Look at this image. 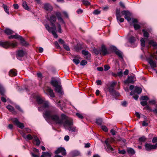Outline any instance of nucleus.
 Instances as JSON below:
<instances>
[{"mask_svg":"<svg viewBox=\"0 0 157 157\" xmlns=\"http://www.w3.org/2000/svg\"><path fill=\"white\" fill-rule=\"evenodd\" d=\"M146 140V138L144 136H143L140 138L139 139V141L140 142H144Z\"/></svg>","mask_w":157,"mask_h":157,"instance_id":"e433bc0d","label":"nucleus"},{"mask_svg":"<svg viewBox=\"0 0 157 157\" xmlns=\"http://www.w3.org/2000/svg\"><path fill=\"white\" fill-rule=\"evenodd\" d=\"M8 109L13 114L15 115L17 113V112L15 110L14 108L11 105H9L6 106Z\"/></svg>","mask_w":157,"mask_h":157,"instance_id":"ddd939ff","label":"nucleus"},{"mask_svg":"<svg viewBox=\"0 0 157 157\" xmlns=\"http://www.w3.org/2000/svg\"><path fill=\"white\" fill-rule=\"evenodd\" d=\"M82 48L81 45L78 44L75 46L74 47V49L75 51L77 52L80 50Z\"/></svg>","mask_w":157,"mask_h":157,"instance_id":"393cba45","label":"nucleus"},{"mask_svg":"<svg viewBox=\"0 0 157 157\" xmlns=\"http://www.w3.org/2000/svg\"><path fill=\"white\" fill-rule=\"evenodd\" d=\"M106 148H105L107 152H109L110 151H113L114 149L113 147L111 146L110 144L108 143H105Z\"/></svg>","mask_w":157,"mask_h":157,"instance_id":"aec40b11","label":"nucleus"},{"mask_svg":"<svg viewBox=\"0 0 157 157\" xmlns=\"http://www.w3.org/2000/svg\"><path fill=\"white\" fill-rule=\"evenodd\" d=\"M87 63V62L86 60H83L81 61L80 64L81 65L83 66L86 65Z\"/></svg>","mask_w":157,"mask_h":157,"instance_id":"864d4df0","label":"nucleus"},{"mask_svg":"<svg viewBox=\"0 0 157 157\" xmlns=\"http://www.w3.org/2000/svg\"><path fill=\"white\" fill-rule=\"evenodd\" d=\"M136 41V39L135 37L132 36L129 39V41L131 43H132Z\"/></svg>","mask_w":157,"mask_h":157,"instance_id":"2f4dec72","label":"nucleus"},{"mask_svg":"<svg viewBox=\"0 0 157 157\" xmlns=\"http://www.w3.org/2000/svg\"><path fill=\"white\" fill-rule=\"evenodd\" d=\"M46 19L43 21V23L46 29L49 32V18L47 15Z\"/></svg>","mask_w":157,"mask_h":157,"instance_id":"9b49d317","label":"nucleus"},{"mask_svg":"<svg viewBox=\"0 0 157 157\" xmlns=\"http://www.w3.org/2000/svg\"><path fill=\"white\" fill-rule=\"evenodd\" d=\"M34 140L36 142V145L37 146H39L40 144V141L39 139L35 135L34 136Z\"/></svg>","mask_w":157,"mask_h":157,"instance_id":"5701e85b","label":"nucleus"},{"mask_svg":"<svg viewBox=\"0 0 157 157\" xmlns=\"http://www.w3.org/2000/svg\"><path fill=\"white\" fill-rule=\"evenodd\" d=\"M141 104L143 106L147 105V102L146 101H142L140 102Z\"/></svg>","mask_w":157,"mask_h":157,"instance_id":"bf43d9fd","label":"nucleus"},{"mask_svg":"<svg viewBox=\"0 0 157 157\" xmlns=\"http://www.w3.org/2000/svg\"><path fill=\"white\" fill-rule=\"evenodd\" d=\"M141 99L142 100H147L148 98L147 96H142L141 97Z\"/></svg>","mask_w":157,"mask_h":157,"instance_id":"09e8293b","label":"nucleus"},{"mask_svg":"<svg viewBox=\"0 0 157 157\" xmlns=\"http://www.w3.org/2000/svg\"><path fill=\"white\" fill-rule=\"evenodd\" d=\"M152 142L153 143H157V136L154 137L152 140Z\"/></svg>","mask_w":157,"mask_h":157,"instance_id":"6e6d98bb","label":"nucleus"},{"mask_svg":"<svg viewBox=\"0 0 157 157\" xmlns=\"http://www.w3.org/2000/svg\"><path fill=\"white\" fill-rule=\"evenodd\" d=\"M104 70L105 71L109 70L110 68V67L108 65H105L104 66Z\"/></svg>","mask_w":157,"mask_h":157,"instance_id":"0e129e2a","label":"nucleus"},{"mask_svg":"<svg viewBox=\"0 0 157 157\" xmlns=\"http://www.w3.org/2000/svg\"><path fill=\"white\" fill-rule=\"evenodd\" d=\"M133 26L134 28L136 30L140 29L141 27L139 25L136 23H134V24Z\"/></svg>","mask_w":157,"mask_h":157,"instance_id":"f704fd0d","label":"nucleus"},{"mask_svg":"<svg viewBox=\"0 0 157 157\" xmlns=\"http://www.w3.org/2000/svg\"><path fill=\"white\" fill-rule=\"evenodd\" d=\"M94 53L96 54V55H98V54H100V51H99L97 49H95L94 50Z\"/></svg>","mask_w":157,"mask_h":157,"instance_id":"680f3d73","label":"nucleus"},{"mask_svg":"<svg viewBox=\"0 0 157 157\" xmlns=\"http://www.w3.org/2000/svg\"><path fill=\"white\" fill-rule=\"evenodd\" d=\"M108 90L109 92L112 94H113L114 93V88L109 86L108 87Z\"/></svg>","mask_w":157,"mask_h":157,"instance_id":"c9c22d12","label":"nucleus"},{"mask_svg":"<svg viewBox=\"0 0 157 157\" xmlns=\"http://www.w3.org/2000/svg\"><path fill=\"white\" fill-rule=\"evenodd\" d=\"M26 138L28 140H31L33 139V137L30 134H28L26 136Z\"/></svg>","mask_w":157,"mask_h":157,"instance_id":"8fccbe9b","label":"nucleus"},{"mask_svg":"<svg viewBox=\"0 0 157 157\" xmlns=\"http://www.w3.org/2000/svg\"><path fill=\"white\" fill-rule=\"evenodd\" d=\"M115 141L113 138H108L105 141V143H108L110 144L112 143Z\"/></svg>","mask_w":157,"mask_h":157,"instance_id":"bb28decb","label":"nucleus"},{"mask_svg":"<svg viewBox=\"0 0 157 157\" xmlns=\"http://www.w3.org/2000/svg\"><path fill=\"white\" fill-rule=\"evenodd\" d=\"M56 16H57L58 20L63 21V19L61 17V14L60 13H58L56 14V15H52L50 18V25L51 27H50V30H51V33L53 36L54 37L57 38L58 36L56 33V27L55 25V22L56 20Z\"/></svg>","mask_w":157,"mask_h":157,"instance_id":"7ed1b4c3","label":"nucleus"},{"mask_svg":"<svg viewBox=\"0 0 157 157\" xmlns=\"http://www.w3.org/2000/svg\"><path fill=\"white\" fill-rule=\"evenodd\" d=\"M55 153L56 154H58L59 153H61V154L63 155H65L66 154L65 149L63 147L58 148L55 151Z\"/></svg>","mask_w":157,"mask_h":157,"instance_id":"9d476101","label":"nucleus"},{"mask_svg":"<svg viewBox=\"0 0 157 157\" xmlns=\"http://www.w3.org/2000/svg\"><path fill=\"white\" fill-rule=\"evenodd\" d=\"M43 90L44 92L48 96L49 95V87L47 86V84H45V86Z\"/></svg>","mask_w":157,"mask_h":157,"instance_id":"412c9836","label":"nucleus"},{"mask_svg":"<svg viewBox=\"0 0 157 157\" xmlns=\"http://www.w3.org/2000/svg\"><path fill=\"white\" fill-rule=\"evenodd\" d=\"M17 75V71L14 69H11L9 72V75L11 77L15 76Z\"/></svg>","mask_w":157,"mask_h":157,"instance_id":"2eb2a0df","label":"nucleus"},{"mask_svg":"<svg viewBox=\"0 0 157 157\" xmlns=\"http://www.w3.org/2000/svg\"><path fill=\"white\" fill-rule=\"evenodd\" d=\"M40 157H49V152H42Z\"/></svg>","mask_w":157,"mask_h":157,"instance_id":"c756f323","label":"nucleus"},{"mask_svg":"<svg viewBox=\"0 0 157 157\" xmlns=\"http://www.w3.org/2000/svg\"><path fill=\"white\" fill-rule=\"evenodd\" d=\"M142 91V89L141 88L136 86V87L134 90V92L135 93H136L138 94H140L141 93Z\"/></svg>","mask_w":157,"mask_h":157,"instance_id":"a878e982","label":"nucleus"},{"mask_svg":"<svg viewBox=\"0 0 157 157\" xmlns=\"http://www.w3.org/2000/svg\"><path fill=\"white\" fill-rule=\"evenodd\" d=\"M63 47L67 51H70V49L69 48V46L68 45H67L66 44H63Z\"/></svg>","mask_w":157,"mask_h":157,"instance_id":"a18cd8bd","label":"nucleus"},{"mask_svg":"<svg viewBox=\"0 0 157 157\" xmlns=\"http://www.w3.org/2000/svg\"><path fill=\"white\" fill-rule=\"evenodd\" d=\"M108 53V52L107 51L105 46L104 45H102L101 49L100 50V54L105 56Z\"/></svg>","mask_w":157,"mask_h":157,"instance_id":"f8f14e48","label":"nucleus"},{"mask_svg":"<svg viewBox=\"0 0 157 157\" xmlns=\"http://www.w3.org/2000/svg\"><path fill=\"white\" fill-rule=\"evenodd\" d=\"M120 10H117L116 12V15L117 19V20L121 22H123L124 21V19L123 18H121V14L124 15V18L127 19L128 22L131 20L130 17L131 14L128 10H123L121 12V13L120 12Z\"/></svg>","mask_w":157,"mask_h":157,"instance_id":"20e7f679","label":"nucleus"},{"mask_svg":"<svg viewBox=\"0 0 157 157\" xmlns=\"http://www.w3.org/2000/svg\"><path fill=\"white\" fill-rule=\"evenodd\" d=\"M73 62L76 64H78L80 62L79 60L78 59H73Z\"/></svg>","mask_w":157,"mask_h":157,"instance_id":"603ef678","label":"nucleus"},{"mask_svg":"<svg viewBox=\"0 0 157 157\" xmlns=\"http://www.w3.org/2000/svg\"><path fill=\"white\" fill-rule=\"evenodd\" d=\"M16 108L18 110L21 112H23V110L18 105H17L16 106Z\"/></svg>","mask_w":157,"mask_h":157,"instance_id":"052dcab7","label":"nucleus"},{"mask_svg":"<svg viewBox=\"0 0 157 157\" xmlns=\"http://www.w3.org/2000/svg\"><path fill=\"white\" fill-rule=\"evenodd\" d=\"M116 84L117 82L115 81H112L111 82L110 86L111 87L114 88L115 86L116 85Z\"/></svg>","mask_w":157,"mask_h":157,"instance_id":"3c124183","label":"nucleus"},{"mask_svg":"<svg viewBox=\"0 0 157 157\" xmlns=\"http://www.w3.org/2000/svg\"><path fill=\"white\" fill-rule=\"evenodd\" d=\"M102 121V120L101 118H98L96 120V122L98 125L101 124Z\"/></svg>","mask_w":157,"mask_h":157,"instance_id":"58836bf2","label":"nucleus"},{"mask_svg":"<svg viewBox=\"0 0 157 157\" xmlns=\"http://www.w3.org/2000/svg\"><path fill=\"white\" fill-rule=\"evenodd\" d=\"M120 6L122 7L123 9L125 8V6L124 3L121 2H120Z\"/></svg>","mask_w":157,"mask_h":157,"instance_id":"69168bd1","label":"nucleus"},{"mask_svg":"<svg viewBox=\"0 0 157 157\" xmlns=\"http://www.w3.org/2000/svg\"><path fill=\"white\" fill-rule=\"evenodd\" d=\"M55 47L56 48L58 49H61V48L60 46L59 45L57 41H56L54 43Z\"/></svg>","mask_w":157,"mask_h":157,"instance_id":"79ce46f5","label":"nucleus"},{"mask_svg":"<svg viewBox=\"0 0 157 157\" xmlns=\"http://www.w3.org/2000/svg\"><path fill=\"white\" fill-rule=\"evenodd\" d=\"M50 96L52 98H54L55 97L54 93L53 90L50 89Z\"/></svg>","mask_w":157,"mask_h":157,"instance_id":"ea45409f","label":"nucleus"},{"mask_svg":"<svg viewBox=\"0 0 157 157\" xmlns=\"http://www.w3.org/2000/svg\"><path fill=\"white\" fill-rule=\"evenodd\" d=\"M68 130L69 131L75 132L76 130V128L75 127H70L69 128Z\"/></svg>","mask_w":157,"mask_h":157,"instance_id":"c03bdc74","label":"nucleus"},{"mask_svg":"<svg viewBox=\"0 0 157 157\" xmlns=\"http://www.w3.org/2000/svg\"><path fill=\"white\" fill-rule=\"evenodd\" d=\"M18 39L20 40L21 43L23 46H26L29 44L28 43L25 41L22 36H20Z\"/></svg>","mask_w":157,"mask_h":157,"instance_id":"dca6fc26","label":"nucleus"},{"mask_svg":"<svg viewBox=\"0 0 157 157\" xmlns=\"http://www.w3.org/2000/svg\"><path fill=\"white\" fill-rule=\"evenodd\" d=\"M142 32L144 33V37L147 38L149 37V34L145 29H143Z\"/></svg>","mask_w":157,"mask_h":157,"instance_id":"473e14b6","label":"nucleus"},{"mask_svg":"<svg viewBox=\"0 0 157 157\" xmlns=\"http://www.w3.org/2000/svg\"><path fill=\"white\" fill-rule=\"evenodd\" d=\"M102 130L104 132H107L108 131V129L107 127L105 126H102L101 127Z\"/></svg>","mask_w":157,"mask_h":157,"instance_id":"37998d69","label":"nucleus"},{"mask_svg":"<svg viewBox=\"0 0 157 157\" xmlns=\"http://www.w3.org/2000/svg\"><path fill=\"white\" fill-rule=\"evenodd\" d=\"M50 117L56 124H63L65 127L67 126H71L73 124V121L72 119L68 118L64 114L61 115V119H60L57 115H52L50 113Z\"/></svg>","mask_w":157,"mask_h":157,"instance_id":"f03ea898","label":"nucleus"},{"mask_svg":"<svg viewBox=\"0 0 157 157\" xmlns=\"http://www.w3.org/2000/svg\"><path fill=\"white\" fill-rule=\"evenodd\" d=\"M22 6L26 10H28V7L27 6V3L25 2H23Z\"/></svg>","mask_w":157,"mask_h":157,"instance_id":"a19ab883","label":"nucleus"},{"mask_svg":"<svg viewBox=\"0 0 157 157\" xmlns=\"http://www.w3.org/2000/svg\"><path fill=\"white\" fill-rule=\"evenodd\" d=\"M53 78H52V80L51 81V84H52V85L54 87H55L59 85L58 84V82L57 81L53 80Z\"/></svg>","mask_w":157,"mask_h":157,"instance_id":"c85d7f7f","label":"nucleus"},{"mask_svg":"<svg viewBox=\"0 0 157 157\" xmlns=\"http://www.w3.org/2000/svg\"><path fill=\"white\" fill-rule=\"evenodd\" d=\"M82 2L83 4L86 6H88L90 4V3L88 1L85 0H83Z\"/></svg>","mask_w":157,"mask_h":157,"instance_id":"49530a36","label":"nucleus"},{"mask_svg":"<svg viewBox=\"0 0 157 157\" xmlns=\"http://www.w3.org/2000/svg\"><path fill=\"white\" fill-rule=\"evenodd\" d=\"M134 82V77L133 76H128L126 81H125V83H133Z\"/></svg>","mask_w":157,"mask_h":157,"instance_id":"6ab92c4d","label":"nucleus"},{"mask_svg":"<svg viewBox=\"0 0 157 157\" xmlns=\"http://www.w3.org/2000/svg\"><path fill=\"white\" fill-rule=\"evenodd\" d=\"M20 35H18L17 34H16L14 35H11L10 36H9L8 39H18L20 37Z\"/></svg>","mask_w":157,"mask_h":157,"instance_id":"b1692460","label":"nucleus"},{"mask_svg":"<svg viewBox=\"0 0 157 157\" xmlns=\"http://www.w3.org/2000/svg\"><path fill=\"white\" fill-rule=\"evenodd\" d=\"M30 154L31 155L32 157H39V156L38 155L35 154L33 152H30Z\"/></svg>","mask_w":157,"mask_h":157,"instance_id":"774afa93","label":"nucleus"},{"mask_svg":"<svg viewBox=\"0 0 157 157\" xmlns=\"http://www.w3.org/2000/svg\"><path fill=\"white\" fill-rule=\"evenodd\" d=\"M36 102L39 105H41L38 108L40 112L44 111L43 116L46 121L49 123V102L40 95H37L35 97Z\"/></svg>","mask_w":157,"mask_h":157,"instance_id":"f257e3e1","label":"nucleus"},{"mask_svg":"<svg viewBox=\"0 0 157 157\" xmlns=\"http://www.w3.org/2000/svg\"><path fill=\"white\" fill-rule=\"evenodd\" d=\"M147 60L150 64L151 68H153L156 67V62L153 61L151 59V57L147 58Z\"/></svg>","mask_w":157,"mask_h":157,"instance_id":"1a4fd4ad","label":"nucleus"},{"mask_svg":"<svg viewBox=\"0 0 157 157\" xmlns=\"http://www.w3.org/2000/svg\"><path fill=\"white\" fill-rule=\"evenodd\" d=\"M76 115L79 118L82 119L83 118V116L82 114L77 113H76Z\"/></svg>","mask_w":157,"mask_h":157,"instance_id":"5fc2aeb1","label":"nucleus"},{"mask_svg":"<svg viewBox=\"0 0 157 157\" xmlns=\"http://www.w3.org/2000/svg\"><path fill=\"white\" fill-rule=\"evenodd\" d=\"M4 32L7 35H12L14 33L13 31L8 28H6Z\"/></svg>","mask_w":157,"mask_h":157,"instance_id":"f3484780","label":"nucleus"},{"mask_svg":"<svg viewBox=\"0 0 157 157\" xmlns=\"http://www.w3.org/2000/svg\"><path fill=\"white\" fill-rule=\"evenodd\" d=\"M55 90H56V91L59 93H62L61 87L60 85H59L57 86H55Z\"/></svg>","mask_w":157,"mask_h":157,"instance_id":"cd10ccee","label":"nucleus"},{"mask_svg":"<svg viewBox=\"0 0 157 157\" xmlns=\"http://www.w3.org/2000/svg\"><path fill=\"white\" fill-rule=\"evenodd\" d=\"M11 120L14 124H15L18 128L22 129L24 127V124L19 122L17 118L13 119Z\"/></svg>","mask_w":157,"mask_h":157,"instance_id":"423d86ee","label":"nucleus"},{"mask_svg":"<svg viewBox=\"0 0 157 157\" xmlns=\"http://www.w3.org/2000/svg\"><path fill=\"white\" fill-rule=\"evenodd\" d=\"M82 53L83 55L86 56V59H90L91 55L88 51L83 50Z\"/></svg>","mask_w":157,"mask_h":157,"instance_id":"4468645a","label":"nucleus"},{"mask_svg":"<svg viewBox=\"0 0 157 157\" xmlns=\"http://www.w3.org/2000/svg\"><path fill=\"white\" fill-rule=\"evenodd\" d=\"M127 151L129 154L133 155L135 154V151L132 148L128 147L127 149Z\"/></svg>","mask_w":157,"mask_h":157,"instance_id":"4be33fe9","label":"nucleus"},{"mask_svg":"<svg viewBox=\"0 0 157 157\" xmlns=\"http://www.w3.org/2000/svg\"><path fill=\"white\" fill-rule=\"evenodd\" d=\"M17 43L16 42H13L9 41H0V46L6 49L10 47L15 48L17 46Z\"/></svg>","mask_w":157,"mask_h":157,"instance_id":"39448f33","label":"nucleus"},{"mask_svg":"<svg viewBox=\"0 0 157 157\" xmlns=\"http://www.w3.org/2000/svg\"><path fill=\"white\" fill-rule=\"evenodd\" d=\"M49 4L48 3L45 4L44 5V8L45 10H48Z\"/></svg>","mask_w":157,"mask_h":157,"instance_id":"13d9d810","label":"nucleus"},{"mask_svg":"<svg viewBox=\"0 0 157 157\" xmlns=\"http://www.w3.org/2000/svg\"><path fill=\"white\" fill-rule=\"evenodd\" d=\"M140 41L141 42V45L142 47H144L145 46V43L144 40L142 38L140 40Z\"/></svg>","mask_w":157,"mask_h":157,"instance_id":"de8ad7c7","label":"nucleus"},{"mask_svg":"<svg viewBox=\"0 0 157 157\" xmlns=\"http://www.w3.org/2000/svg\"><path fill=\"white\" fill-rule=\"evenodd\" d=\"M25 54V52L22 50H20L17 52L16 55V57L19 60H21L20 59L22 57H23Z\"/></svg>","mask_w":157,"mask_h":157,"instance_id":"6e6552de","label":"nucleus"},{"mask_svg":"<svg viewBox=\"0 0 157 157\" xmlns=\"http://www.w3.org/2000/svg\"><path fill=\"white\" fill-rule=\"evenodd\" d=\"M157 147V144H156L155 145H152L150 144L147 143L145 145V149L147 151L155 149Z\"/></svg>","mask_w":157,"mask_h":157,"instance_id":"0eeeda50","label":"nucleus"},{"mask_svg":"<svg viewBox=\"0 0 157 157\" xmlns=\"http://www.w3.org/2000/svg\"><path fill=\"white\" fill-rule=\"evenodd\" d=\"M113 50L115 53L120 58H123L122 53L119 50L117 49L116 48L114 47Z\"/></svg>","mask_w":157,"mask_h":157,"instance_id":"a211bd4d","label":"nucleus"},{"mask_svg":"<svg viewBox=\"0 0 157 157\" xmlns=\"http://www.w3.org/2000/svg\"><path fill=\"white\" fill-rule=\"evenodd\" d=\"M5 91L4 88L0 86V94L2 95H4Z\"/></svg>","mask_w":157,"mask_h":157,"instance_id":"72a5a7b5","label":"nucleus"},{"mask_svg":"<svg viewBox=\"0 0 157 157\" xmlns=\"http://www.w3.org/2000/svg\"><path fill=\"white\" fill-rule=\"evenodd\" d=\"M61 102V101H59L57 103V105L58 106H59L60 107V108L61 110L63 109V107H64L65 106V103H63V104L62 105H60L59 104Z\"/></svg>","mask_w":157,"mask_h":157,"instance_id":"4c0bfd02","label":"nucleus"},{"mask_svg":"<svg viewBox=\"0 0 157 157\" xmlns=\"http://www.w3.org/2000/svg\"><path fill=\"white\" fill-rule=\"evenodd\" d=\"M6 13L8 14H11L12 15H13V13L12 11H11V10H5Z\"/></svg>","mask_w":157,"mask_h":157,"instance_id":"4d7b16f0","label":"nucleus"},{"mask_svg":"<svg viewBox=\"0 0 157 157\" xmlns=\"http://www.w3.org/2000/svg\"><path fill=\"white\" fill-rule=\"evenodd\" d=\"M149 44L151 45L153 47H155L157 46V44L153 40H151L149 42Z\"/></svg>","mask_w":157,"mask_h":157,"instance_id":"7c9ffc66","label":"nucleus"},{"mask_svg":"<svg viewBox=\"0 0 157 157\" xmlns=\"http://www.w3.org/2000/svg\"><path fill=\"white\" fill-rule=\"evenodd\" d=\"M118 153L119 154H124L126 153V151L125 150H119Z\"/></svg>","mask_w":157,"mask_h":157,"instance_id":"e2e57ef3","label":"nucleus"},{"mask_svg":"<svg viewBox=\"0 0 157 157\" xmlns=\"http://www.w3.org/2000/svg\"><path fill=\"white\" fill-rule=\"evenodd\" d=\"M25 131L27 133H29L30 132L31 130L29 128H25Z\"/></svg>","mask_w":157,"mask_h":157,"instance_id":"338daca9","label":"nucleus"}]
</instances>
